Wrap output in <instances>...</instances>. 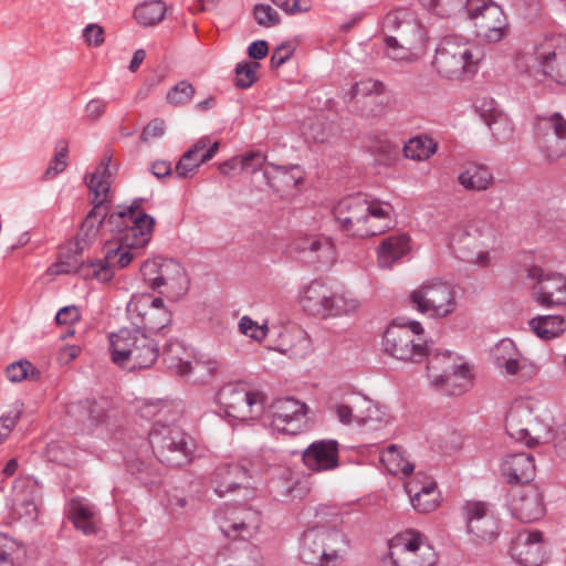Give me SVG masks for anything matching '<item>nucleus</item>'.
<instances>
[{"mask_svg": "<svg viewBox=\"0 0 566 566\" xmlns=\"http://www.w3.org/2000/svg\"><path fill=\"white\" fill-rule=\"evenodd\" d=\"M423 332L418 321L395 319L384 333V350L402 361L421 363L428 359L427 371L431 382L451 394H461L470 382L469 367L452 361L449 350L432 354L422 337Z\"/></svg>", "mask_w": 566, "mask_h": 566, "instance_id": "f257e3e1", "label": "nucleus"}, {"mask_svg": "<svg viewBox=\"0 0 566 566\" xmlns=\"http://www.w3.org/2000/svg\"><path fill=\"white\" fill-rule=\"evenodd\" d=\"M333 214L342 232L360 239L381 234L395 223V210L389 202L368 200L363 195L340 199Z\"/></svg>", "mask_w": 566, "mask_h": 566, "instance_id": "f03ea898", "label": "nucleus"}, {"mask_svg": "<svg viewBox=\"0 0 566 566\" xmlns=\"http://www.w3.org/2000/svg\"><path fill=\"white\" fill-rule=\"evenodd\" d=\"M300 304L303 310L319 318H336L355 314L359 301L343 287L323 280H313L300 290Z\"/></svg>", "mask_w": 566, "mask_h": 566, "instance_id": "7ed1b4c3", "label": "nucleus"}, {"mask_svg": "<svg viewBox=\"0 0 566 566\" xmlns=\"http://www.w3.org/2000/svg\"><path fill=\"white\" fill-rule=\"evenodd\" d=\"M384 55L395 62H412L416 50L422 44V33L412 12L398 9L389 12L382 21Z\"/></svg>", "mask_w": 566, "mask_h": 566, "instance_id": "20e7f679", "label": "nucleus"}, {"mask_svg": "<svg viewBox=\"0 0 566 566\" xmlns=\"http://www.w3.org/2000/svg\"><path fill=\"white\" fill-rule=\"evenodd\" d=\"M348 541L335 526L315 525L307 528L300 544V558L313 566H337L343 562Z\"/></svg>", "mask_w": 566, "mask_h": 566, "instance_id": "39448f33", "label": "nucleus"}, {"mask_svg": "<svg viewBox=\"0 0 566 566\" xmlns=\"http://www.w3.org/2000/svg\"><path fill=\"white\" fill-rule=\"evenodd\" d=\"M144 201V198H136L108 216L106 224L113 227L111 233L117 244L138 250L150 241L155 219L143 210Z\"/></svg>", "mask_w": 566, "mask_h": 566, "instance_id": "423d86ee", "label": "nucleus"}, {"mask_svg": "<svg viewBox=\"0 0 566 566\" xmlns=\"http://www.w3.org/2000/svg\"><path fill=\"white\" fill-rule=\"evenodd\" d=\"M112 157L105 155L96 170L85 177L86 185L93 193V209L82 222L78 237L85 242H90L99 231L109 232L113 227L108 222V192L111 188L112 172L109 169Z\"/></svg>", "mask_w": 566, "mask_h": 566, "instance_id": "0eeeda50", "label": "nucleus"}, {"mask_svg": "<svg viewBox=\"0 0 566 566\" xmlns=\"http://www.w3.org/2000/svg\"><path fill=\"white\" fill-rule=\"evenodd\" d=\"M149 443L156 458L169 467H181L192 459L193 440L177 424L156 420L149 432Z\"/></svg>", "mask_w": 566, "mask_h": 566, "instance_id": "6e6552de", "label": "nucleus"}, {"mask_svg": "<svg viewBox=\"0 0 566 566\" xmlns=\"http://www.w3.org/2000/svg\"><path fill=\"white\" fill-rule=\"evenodd\" d=\"M247 460H242L240 465L223 464L214 471V492L219 496H224L240 488L242 480L248 475L260 473L270 467L279 465L282 461L281 454L273 448L262 447L260 450L251 455L248 464Z\"/></svg>", "mask_w": 566, "mask_h": 566, "instance_id": "1a4fd4ad", "label": "nucleus"}, {"mask_svg": "<svg viewBox=\"0 0 566 566\" xmlns=\"http://www.w3.org/2000/svg\"><path fill=\"white\" fill-rule=\"evenodd\" d=\"M413 310L431 318H444L457 310V292L452 284L441 279L422 282L409 295Z\"/></svg>", "mask_w": 566, "mask_h": 566, "instance_id": "9d476101", "label": "nucleus"}, {"mask_svg": "<svg viewBox=\"0 0 566 566\" xmlns=\"http://www.w3.org/2000/svg\"><path fill=\"white\" fill-rule=\"evenodd\" d=\"M479 60L476 48L447 36L436 50L433 66L444 77L461 78L476 72Z\"/></svg>", "mask_w": 566, "mask_h": 566, "instance_id": "9b49d317", "label": "nucleus"}, {"mask_svg": "<svg viewBox=\"0 0 566 566\" xmlns=\"http://www.w3.org/2000/svg\"><path fill=\"white\" fill-rule=\"evenodd\" d=\"M389 557L395 566H434L437 554L424 536L413 530L396 534L389 542Z\"/></svg>", "mask_w": 566, "mask_h": 566, "instance_id": "f8f14e48", "label": "nucleus"}, {"mask_svg": "<svg viewBox=\"0 0 566 566\" xmlns=\"http://www.w3.org/2000/svg\"><path fill=\"white\" fill-rule=\"evenodd\" d=\"M217 399L229 417L241 421L258 419L264 410L263 395L241 382L224 385Z\"/></svg>", "mask_w": 566, "mask_h": 566, "instance_id": "ddd939ff", "label": "nucleus"}, {"mask_svg": "<svg viewBox=\"0 0 566 566\" xmlns=\"http://www.w3.org/2000/svg\"><path fill=\"white\" fill-rule=\"evenodd\" d=\"M533 137L538 151L548 160L566 156V117L558 112L537 115Z\"/></svg>", "mask_w": 566, "mask_h": 566, "instance_id": "4468645a", "label": "nucleus"}, {"mask_svg": "<svg viewBox=\"0 0 566 566\" xmlns=\"http://www.w3.org/2000/svg\"><path fill=\"white\" fill-rule=\"evenodd\" d=\"M507 434L528 447L552 440L551 427L536 421L528 402L515 403L506 417Z\"/></svg>", "mask_w": 566, "mask_h": 566, "instance_id": "2eb2a0df", "label": "nucleus"}, {"mask_svg": "<svg viewBox=\"0 0 566 566\" xmlns=\"http://www.w3.org/2000/svg\"><path fill=\"white\" fill-rule=\"evenodd\" d=\"M468 17L474 23L476 36L494 43L507 36L510 27L503 9L492 0L470 4Z\"/></svg>", "mask_w": 566, "mask_h": 566, "instance_id": "dca6fc26", "label": "nucleus"}, {"mask_svg": "<svg viewBox=\"0 0 566 566\" xmlns=\"http://www.w3.org/2000/svg\"><path fill=\"white\" fill-rule=\"evenodd\" d=\"M217 522L226 537L230 539H249L260 528L261 514L251 507L230 505L218 511Z\"/></svg>", "mask_w": 566, "mask_h": 566, "instance_id": "f3484780", "label": "nucleus"}, {"mask_svg": "<svg viewBox=\"0 0 566 566\" xmlns=\"http://www.w3.org/2000/svg\"><path fill=\"white\" fill-rule=\"evenodd\" d=\"M534 61V76L538 81L549 77L558 84H566V38H558L537 46Z\"/></svg>", "mask_w": 566, "mask_h": 566, "instance_id": "a211bd4d", "label": "nucleus"}, {"mask_svg": "<svg viewBox=\"0 0 566 566\" xmlns=\"http://www.w3.org/2000/svg\"><path fill=\"white\" fill-rule=\"evenodd\" d=\"M526 277L533 282V295L538 304L546 307L566 305V275L532 265L526 270Z\"/></svg>", "mask_w": 566, "mask_h": 566, "instance_id": "6ab92c4d", "label": "nucleus"}, {"mask_svg": "<svg viewBox=\"0 0 566 566\" xmlns=\"http://www.w3.org/2000/svg\"><path fill=\"white\" fill-rule=\"evenodd\" d=\"M140 273L147 285L161 294H169L185 290L186 275L182 266L174 261L164 262L145 261L140 265Z\"/></svg>", "mask_w": 566, "mask_h": 566, "instance_id": "aec40b11", "label": "nucleus"}, {"mask_svg": "<svg viewBox=\"0 0 566 566\" xmlns=\"http://www.w3.org/2000/svg\"><path fill=\"white\" fill-rule=\"evenodd\" d=\"M509 507L521 522H536L545 513L543 493L535 484L514 485L510 491Z\"/></svg>", "mask_w": 566, "mask_h": 566, "instance_id": "412c9836", "label": "nucleus"}, {"mask_svg": "<svg viewBox=\"0 0 566 566\" xmlns=\"http://www.w3.org/2000/svg\"><path fill=\"white\" fill-rule=\"evenodd\" d=\"M462 514L468 532L476 537L488 539L497 533V522L488 502L467 501L462 506Z\"/></svg>", "mask_w": 566, "mask_h": 566, "instance_id": "4be33fe9", "label": "nucleus"}, {"mask_svg": "<svg viewBox=\"0 0 566 566\" xmlns=\"http://www.w3.org/2000/svg\"><path fill=\"white\" fill-rule=\"evenodd\" d=\"M305 408L303 402L292 397L279 398L263 410V421L274 430L291 432L287 426L300 420L305 415Z\"/></svg>", "mask_w": 566, "mask_h": 566, "instance_id": "5701e85b", "label": "nucleus"}, {"mask_svg": "<svg viewBox=\"0 0 566 566\" xmlns=\"http://www.w3.org/2000/svg\"><path fill=\"white\" fill-rule=\"evenodd\" d=\"M511 556L522 566H541L544 562L543 537L539 531H521L512 541Z\"/></svg>", "mask_w": 566, "mask_h": 566, "instance_id": "b1692460", "label": "nucleus"}, {"mask_svg": "<svg viewBox=\"0 0 566 566\" xmlns=\"http://www.w3.org/2000/svg\"><path fill=\"white\" fill-rule=\"evenodd\" d=\"M302 460L313 472L335 470L339 467L338 442L333 439L314 441L303 451Z\"/></svg>", "mask_w": 566, "mask_h": 566, "instance_id": "393cba45", "label": "nucleus"}, {"mask_svg": "<svg viewBox=\"0 0 566 566\" xmlns=\"http://www.w3.org/2000/svg\"><path fill=\"white\" fill-rule=\"evenodd\" d=\"M132 249L120 244L116 248H108L103 260H94L88 263L92 276L103 283L109 282L114 276V269L127 266L135 258Z\"/></svg>", "mask_w": 566, "mask_h": 566, "instance_id": "a878e982", "label": "nucleus"}, {"mask_svg": "<svg viewBox=\"0 0 566 566\" xmlns=\"http://www.w3.org/2000/svg\"><path fill=\"white\" fill-rule=\"evenodd\" d=\"M295 251L306 262H329L334 260L335 247L331 238L323 234H305L294 242Z\"/></svg>", "mask_w": 566, "mask_h": 566, "instance_id": "bb28decb", "label": "nucleus"}, {"mask_svg": "<svg viewBox=\"0 0 566 566\" xmlns=\"http://www.w3.org/2000/svg\"><path fill=\"white\" fill-rule=\"evenodd\" d=\"M501 470L507 482L512 484H531L535 476L534 458L525 452L507 454L502 461Z\"/></svg>", "mask_w": 566, "mask_h": 566, "instance_id": "cd10ccee", "label": "nucleus"}, {"mask_svg": "<svg viewBox=\"0 0 566 566\" xmlns=\"http://www.w3.org/2000/svg\"><path fill=\"white\" fill-rule=\"evenodd\" d=\"M142 333L143 329L139 327H124L117 333L111 335L109 348L113 363L127 369L130 358L135 353V346H137Z\"/></svg>", "mask_w": 566, "mask_h": 566, "instance_id": "c85d7f7f", "label": "nucleus"}, {"mask_svg": "<svg viewBox=\"0 0 566 566\" xmlns=\"http://www.w3.org/2000/svg\"><path fill=\"white\" fill-rule=\"evenodd\" d=\"M13 510L25 522L38 517L39 490L32 481H20L14 484Z\"/></svg>", "mask_w": 566, "mask_h": 566, "instance_id": "c756f323", "label": "nucleus"}, {"mask_svg": "<svg viewBox=\"0 0 566 566\" xmlns=\"http://www.w3.org/2000/svg\"><path fill=\"white\" fill-rule=\"evenodd\" d=\"M451 241L460 259L479 266L490 264L489 251L481 249L478 240L470 232L459 230L452 234Z\"/></svg>", "mask_w": 566, "mask_h": 566, "instance_id": "7c9ffc66", "label": "nucleus"}, {"mask_svg": "<svg viewBox=\"0 0 566 566\" xmlns=\"http://www.w3.org/2000/svg\"><path fill=\"white\" fill-rule=\"evenodd\" d=\"M70 518L84 535H94L98 531L99 517L95 506L85 499H73L69 506Z\"/></svg>", "mask_w": 566, "mask_h": 566, "instance_id": "2f4dec72", "label": "nucleus"}, {"mask_svg": "<svg viewBox=\"0 0 566 566\" xmlns=\"http://www.w3.org/2000/svg\"><path fill=\"white\" fill-rule=\"evenodd\" d=\"M410 251L409 238L405 234L392 235L385 239L377 250L378 265L391 269L401 258Z\"/></svg>", "mask_w": 566, "mask_h": 566, "instance_id": "473e14b6", "label": "nucleus"}, {"mask_svg": "<svg viewBox=\"0 0 566 566\" xmlns=\"http://www.w3.org/2000/svg\"><path fill=\"white\" fill-rule=\"evenodd\" d=\"M185 368L181 369L179 376L187 378L193 384H206L211 379L218 371L220 364L218 360L200 356L193 357L185 363Z\"/></svg>", "mask_w": 566, "mask_h": 566, "instance_id": "72a5a7b5", "label": "nucleus"}, {"mask_svg": "<svg viewBox=\"0 0 566 566\" xmlns=\"http://www.w3.org/2000/svg\"><path fill=\"white\" fill-rule=\"evenodd\" d=\"M458 182L467 190L484 191L494 184V176L489 167L470 164L459 174Z\"/></svg>", "mask_w": 566, "mask_h": 566, "instance_id": "f704fd0d", "label": "nucleus"}, {"mask_svg": "<svg viewBox=\"0 0 566 566\" xmlns=\"http://www.w3.org/2000/svg\"><path fill=\"white\" fill-rule=\"evenodd\" d=\"M159 357L158 343L144 331L139 336L135 353L133 354L127 369H146L151 367Z\"/></svg>", "mask_w": 566, "mask_h": 566, "instance_id": "c9c22d12", "label": "nucleus"}, {"mask_svg": "<svg viewBox=\"0 0 566 566\" xmlns=\"http://www.w3.org/2000/svg\"><path fill=\"white\" fill-rule=\"evenodd\" d=\"M406 490L410 496L412 507L419 513H430L439 505V493L434 482H428L418 489L413 483H408Z\"/></svg>", "mask_w": 566, "mask_h": 566, "instance_id": "e433bc0d", "label": "nucleus"}, {"mask_svg": "<svg viewBox=\"0 0 566 566\" xmlns=\"http://www.w3.org/2000/svg\"><path fill=\"white\" fill-rule=\"evenodd\" d=\"M367 397L360 394H352L333 403L329 409L343 424L357 423L360 408L367 406Z\"/></svg>", "mask_w": 566, "mask_h": 566, "instance_id": "4c0bfd02", "label": "nucleus"}, {"mask_svg": "<svg viewBox=\"0 0 566 566\" xmlns=\"http://www.w3.org/2000/svg\"><path fill=\"white\" fill-rule=\"evenodd\" d=\"M530 328L542 339L558 337L566 329V321L559 315H543L534 317L528 323Z\"/></svg>", "mask_w": 566, "mask_h": 566, "instance_id": "58836bf2", "label": "nucleus"}, {"mask_svg": "<svg viewBox=\"0 0 566 566\" xmlns=\"http://www.w3.org/2000/svg\"><path fill=\"white\" fill-rule=\"evenodd\" d=\"M380 462L394 475L401 473L407 476L413 471V464L405 458L403 450L396 444H390L381 451Z\"/></svg>", "mask_w": 566, "mask_h": 566, "instance_id": "ea45409f", "label": "nucleus"}, {"mask_svg": "<svg viewBox=\"0 0 566 566\" xmlns=\"http://www.w3.org/2000/svg\"><path fill=\"white\" fill-rule=\"evenodd\" d=\"M208 143L209 138L202 137L181 156L176 165V174L178 177H188L206 163L202 151L208 147Z\"/></svg>", "mask_w": 566, "mask_h": 566, "instance_id": "a19ab883", "label": "nucleus"}, {"mask_svg": "<svg viewBox=\"0 0 566 566\" xmlns=\"http://www.w3.org/2000/svg\"><path fill=\"white\" fill-rule=\"evenodd\" d=\"M501 371L506 376L515 377L518 381L526 382L537 376L539 366L520 352Z\"/></svg>", "mask_w": 566, "mask_h": 566, "instance_id": "79ce46f5", "label": "nucleus"}, {"mask_svg": "<svg viewBox=\"0 0 566 566\" xmlns=\"http://www.w3.org/2000/svg\"><path fill=\"white\" fill-rule=\"evenodd\" d=\"M167 7L161 0H149L138 4L134 10L135 20L143 27H153L161 22Z\"/></svg>", "mask_w": 566, "mask_h": 566, "instance_id": "37998d69", "label": "nucleus"}, {"mask_svg": "<svg viewBox=\"0 0 566 566\" xmlns=\"http://www.w3.org/2000/svg\"><path fill=\"white\" fill-rule=\"evenodd\" d=\"M438 144L427 135H418L410 138L405 147V156L409 159L423 161L436 154Z\"/></svg>", "mask_w": 566, "mask_h": 566, "instance_id": "c03bdc74", "label": "nucleus"}, {"mask_svg": "<svg viewBox=\"0 0 566 566\" xmlns=\"http://www.w3.org/2000/svg\"><path fill=\"white\" fill-rule=\"evenodd\" d=\"M261 552L256 546L247 544L233 552L228 559L219 558L217 566H261Z\"/></svg>", "mask_w": 566, "mask_h": 566, "instance_id": "a18cd8bd", "label": "nucleus"}, {"mask_svg": "<svg viewBox=\"0 0 566 566\" xmlns=\"http://www.w3.org/2000/svg\"><path fill=\"white\" fill-rule=\"evenodd\" d=\"M192 356L191 350L187 349L182 342L170 340L164 349V359L167 366L177 375H180L185 368V363Z\"/></svg>", "mask_w": 566, "mask_h": 566, "instance_id": "49530a36", "label": "nucleus"}, {"mask_svg": "<svg viewBox=\"0 0 566 566\" xmlns=\"http://www.w3.org/2000/svg\"><path fill=\"white\" fill-rule=\"evenodd\" d=\"M160 297L154 296L149 293L134 294L127 304V313L134 325L139 326V323L154 304H159Z\"/></svg>", "mask_w": 566, "mask_h": 566, "instance_id": "de8ad7c7", "label": "nucleus"}, {"mask_svg": "<svg viewBox=\"0 0 566 566\" xmlns=\"http://www.w3.org/2000/svg\"><path fill=\"white\" fill-rule=\"evenodd\" d=\"M171 322V313L164 305L163 300L160 298L159 304H154V306L148 311L139 323V328L148 329L149 332H158L169 325Z\"/></svg>", "mask_w": 566, "mask_h": 566, "instance_id": "09e8293b", "label": "nucleus"}, {"mask_svg": "<svg viewBox=\"0 0 566 566\" xmlns=\"http://www.w3.org/2000/svg\"><path fill=\"white\" fill-rule=\"evenodd\" d=\"M429 11L440 17H451L463 12L470 7L469 0H419Z\"/></svg>", "mask_w": 566, "mask_h": 566, "instance_id": "8fccbe9b", "label": "nucleus"}, {"mask_svg": "<svg viewBox=\"0 0 566 566\" xmlns=\"http://www.w3.org/2000/svg\"><path fill=\"white\" fill-rule=\"evenodd\" d=\"M290 340L284 349L293 358H304L313 352L312 340L308 334L303 329H295L286 336Z\"/></svg>", "mask_w": 566, "mask_h": 566, "instance_id": "3c124183", "label": "nucleus"}, {"mask_svg": "<svg viewBox=\"0 0 566 566\" xmlns=\"http://www.w3.org/2000/svg\"><path fill=\"white\" fill-rule=\"evenodd\" d=\"M482 117L492 132V135L499 142H505L511 137L513 128L505 115L496 111H491L490 114L482 113Z\"/></svg>", "mask_w": 566, "mask_h": 566, "instance_id": "603ef678", "label": "nucleus"}, {"mask_svg": "<svg viewBox=\"0 0 566 566\" xmlns=\"http://www.w3.org/2000/svg\"><path fill=\"white\" fill-rule=\"evenodd\" d=\"M518 353L520 349L512 339L503 338L492 348L491 356L496 368L502 370L513 357L517 356Z\"/></svg>", "mask_w": 566, "mask_h": 566, "instance_id": "864d4df0", "label": "nucleus"}, {"mask_svg": "<svg viewBox=\"0 0 566 566\" xmlns=\"http://www.w3.org/2000/svg\"><path fill=\"white\" fill-rule=\"evenodd\" d=\"M275 171L274 180H277L285 188H295L303 181V172L297 165L280 166L270 164Z\"/></svg>", "mask_w": 566, "mask_h": 566, "instance_id": "5fc2aeb1", "label": "nucleus"}, {"mask_svg": "<svg viewBox=\"0 0 566 566\" xmlns=\"http://www.w3.org/2000/svg\"><path fill=\"white\" fill-rule=\"evenodd\" d=\"M333 126L322 117L314 118L306 127L304 135L314 143H328L333 136Z\"/></svg>", "mask_w": 566, "mask_h": 566, "instance_id": "6e6d98bb", "label": "nucleus"}, {"mask_svg": "<svg viewBox=\"0 0 566 566\" xmlns=\"http://www.w3.org/2000/svg\"><path fill=\"white\" fill-rule=\"evenodd\" d=\"M384 90L385 86L380 81L366 78L355 83L348 92H346L345 98L352 101L357 96H369L373 94L379 95Z\"/></svg>", "mask_w": 566, "mask_h": 566, "instance_id": "4d7b16f0", "label": "nucleus"}, {"mask_svg": "<svg viewBox=\"0 0 566 566\" xmlns=\"http://www.w3.org/2000/svg\"><path fill=\"white\" fill-rule=\"evenodd\" d=\"M7 377L12 382H19L27 378H36L39 373L28 360H19L10 364L6 369Z\"/></svg>", "mask_w": 566, "mask_h": 566, "instance_id": "13d9d810", "label": "nucleus"}, {"mask_svg": "<svg viewBox=\"0 0 566 566\" xmlns=\"http://www.w3.org/2000/svg\"><path fill=\"white\" fill-rule=\"evenodd\" d=\"M195 87L187 81H181L167 93V102L174 106H181L191 101Z\"/></svg>", "mask_w": 566, "mask_h": 566, "instance_id": "bf43d9fd", "label": "nucleus"}, {"mask_svg": "<svg viewBox=\"0 0 566 566\" xmlns=\"http://www.w3.org/2000/svg\"><path fill=\"white\" fill-rule=\"evenodd\" d=\"M252 13L255 22L264 28H272L281 22L280 14L270 4L256 3Z\"/></svg>", "mask_w": 566, "mask_h": 566, "instance_id": "052dcab7", "label": "nucleus"}, {"mask_svg": "<svg viewBox=\"0 0 566 566\" xmlns=\"http://www.w3.org/2000/svg\"><path fill=\"white\" fill-rule=\"evenodd\" d=\"M258 62H241L235 66V84L241 88L250 87L256 80Z\"/></svg>", "mask_w": 566, "mask_h": 566, "instance_id": "680f3d73", "label": "nucleus"}, {"mask_svg": "<svg viewBox=\"0 0 566 566\" xmlns=\"http://www.w3.org/2000/svg\"><path fill=\"white\" fill-rule=\"evenodd\" d=\"M172 407L161 400L146 401L138 407L137 412L142 418L151 420L156 417L166 418L170 415Z\"/></svg>", "mask_w": 566, "mask_h": 566, "instance_id": "e2e57ef3", "label": "nucleus"}, {"mask_svg": "<svg viewBox=\"0 0 566 566\" xmlns=\"http://www.w3.org/2000/svg\"><path fill=\"white\" fill-rule=\"evenodd\" d=\"M83 408L87 410L91 422L93 424H97L105 420L109 408V401L104 397L94 400H86Z\"/></svg>", "mask_w": 566, "mask_h": 566, "instance_id": "0e129e2a", "label": "nucleus"}, {"mask_svg": "<svg viewBox=\"0 0 566 566\" xmlns=\"http://www.w3.org/2000/svg\"><path fill=\"white\" fill-rule=\"evenodd\" d=\"M240 332L258 342L263 340L268 336L269 328L265 324L260 325L249 316H242L239 322Z\"/></svg>", "mask_w": 566, "mask_h": 566, "instance_id": "69168bd1", "label": "nucleus"}, {"mask_svg": "<svg viewBox=\"0 0 566 566\" xmlns=\"http://www.w3.org/2000/svg\"><path fill=\"white\" fill-rule=\"evenodd\" d=\"M289 15L308 12L312 8V0H271Z\"/></svg>", "mask_w": 566, "mask_h": 566, "instance_id": "338daca9", "label": "nucleus"}, {"mask_svg": "<svg viewBox=\"0 0 566 566\" xmlns=\"http://www.w3.org/2000/svg\"><path fill=\"white\" fill-rule=\"evenodd\" d=\"M368 405L360 408V413L357 416V424L364 426L370 422H381L385 420V412L367 398Z\"/></svg>", "mask_w": 566, "mask_h": 566, "instance_id": "774afa93", "label": "nucleus"}]
</instances>
